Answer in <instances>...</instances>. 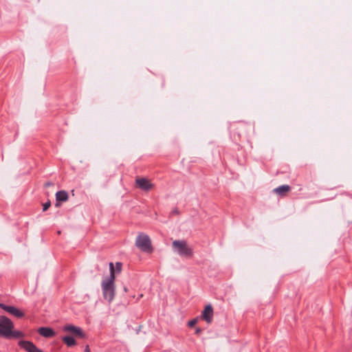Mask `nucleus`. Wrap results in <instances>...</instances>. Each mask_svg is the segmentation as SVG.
I'll list each match as a JSON object with an SVG mask.
<instances>
[{"label": "nucleus", "instance_id": "nucleus-1", "mask_svg": "<svg viewBox=\"0 0 352 352\" xmlns=\"http://www.w3.org/2000/svg\"><path fill=\"white\" fill-rule=\"evenodd\" d=\"M109 273L104 276L102 280L101 286L109 287L112 286L116 276L121 272L122 264L120 262H116L114 265L112 262L109 263Z\"/></svg>", "mask_w": 352, "mask_h": 352}, {"label": "nucleus", "instance_id": "nucleus-2", "mask_svg": "<svg viewBox=\"0 0 352 352\" xmlns=\"http://www.w3.org/2000/svg\"><path fill=\"white\" fill-rule=\"evenodd\" d=\"M173 251L182 257H191L192 250L184 240H175L173 242Z\"/></svg>", "mask_w": 352, "mask_h": 352}, {"label": "nucleus", "instance_id": "nucleus-3", "mask_svg": "<svg viewBox=\"0 0 352 352\" xmlns=\"http://www.w3.org/2000/svg\"><path fill=\"white\" fill-rule=\"evenodd\" d=\"M135 245L141 251L146 253H151L153 250L149 236L144 233H140L138 235L135 241Z\"/></svg>", "mask_w": 352, "mask_h": 352}, {"label": "nucleus", "instance_id": "nucleus-4", "mask_svg": "<svg viewBox=\"0 0 352 352\" xmlns=\"http://www.w3.org/2000/svg\"><path fill=\"white\" fill-rule=\"evenodd\" d=\"M14 329L13 322L5 316H0V336L5 338L11 333V329Z\"/></svg>", "mask_w": 352, "mask_h": 352}, {"label": "nucleus", "instance_id": "nucleus-5", "mask_svg": "<svg viewBox=\"0 0 352 352\" xmlns=\"http://www.w3.org/2000/svg\"><path fill=\"white\" fill-rule=\"evenodd\" d=\"M19 345L27 352H43L31 341L20 340Z\"/></svg>", "mask_w": 352, "mask_h": 352}, {"label": "nucleus", "instance_id": "nucleus-6", "mask_svg": "<svg viewBox=\"0 0 352 352\" xmlns=\"http://www.w3.org/2000/svg\"><path fill=\"white\" fill-rule=\"evenodd\" d=\"M0 307L16 318H22L24 316V314L21 310L14 306H9L3 303H0Z\"/></svg>", "mask_w": 352, "mask_h": 352}, {"label": "nucleus", "instance_id": "nucleus-7", "mask_svg": "<svg viewBox=\"0 0 352 352\" xmlns=\"http://www.w3.org/2000/svg\"><path fill=\"white\" fill-rule=\"evenodd\" d=\"M63 329L64 331H66V332H72L74 335H76L81 338H85L86 336L85 333L82 331L81 328H80L78 327H76L73 324H66L63 327Z\"/></svg>", "mask_w": 352, "mask_h": 352}, {"label": "nucleus", "instance_id": "nucleus-8", "mask_svg": "<svg viewBox=\"0 0 352 352\" xmlns=\"http://www.w3.org/2000/svg\"><path fill=\"white\" fill-rule=\"evenodd\" d=\"M135 183L137 186L144 191H148L153 187V184L146 178H138Z\"/></svg>", "mask_w": 352, "mask_h": 352}, {"label": "nucleus", "instance_id": "nucleus-9", "mask_svg": "<svg viewBox=\"0 0 352 352\" xmlns=\"http://www.w3.org/2000/svg\"><path fill=\"white\" fill-rule=\"evenodd\" d=\"M38 333L41 336L45 337V338H52L56 335V333L53 330V329H52L50 327H40L38 329Z\"/></svg>", "mask_w": 352, "mask_h": 352}, {"label": "nucleus", "instance_id": "nucleus-10", "mask_svg": "<svg viewBox=\"0 0 352 352\" xmlns=\"http://www.w3.org/2000/svg\"><path fill=\"white\" fill-rule=\"evenodd\" d=\"M104 298L108 302H111L115 296L114 287H102Z\"/></svg>", "mask_w": 352, "mask_h": 352}, {"label": "nucleus", "instance_id": "nucleus-11", "mask_svg": "<svg viewBox=\"0 0 352 352\" xmlns=\"http://www.w3.org/2000/svg\"><path fill=\"white\" fill-rule=\"evenodd\" d=\"M204 319L208 322L210 323L212 321V316H213V309L210 305H208L206 306L203 314H202Z\"/></svg>", "mask_w": 352, "mask_h": 352}, {"label": "nucleus", "instance_id": "nucleus-12", "mask_svg": "<svg viewBox=\"0 0 352 352\" xmlns=\"http://www.w3.org/2000/svg\"><path fill=\"white\" fill-rule=\"evenodd\" d=\"M290 186L289 185H282L274 189V192L280 196L284 195L289 192Z\"/></svg>", "mask_w": 352, "mask_h": 352}, {"label": "nucleus", "instance_id": "nucleus-13", "mask_svg": "<svg viewBox=\"0 0 352 352\" xmlns=\"http://www.w3.org/2000/svg\"><path fill=\"white\" fill-rule=\"evenodd\" d=\"M56 201H66L68 199V194L65 190H60L56 193Z\"/></svg>", "mask_w": 352, "mask_h": 352}, {"label": "nucleus", "instance_id": "nucleus-14", "mask_svg": "<svg viewBox=\"0 0 352 352\" xmlns=\"http://www.w3.org/2000/svg\"><path fill=\"white\" fill-rule=\"evenodd\" d=\"M62 340L67 346H73L76 344L75 339L72 336H65L62 338Z\"/></svg>", "mask_w": 352, "mask_h": 352}, {"label": "nucleus", "instance_id": "nucleus-15", "mask_svg": "<svg viewBox=\"0 0 352 352\" xmlns=\"http://www.w3.org/2000/svg\"><path fill=\"white\" fill-rule=\"evenodd\" d=\"M25 336L24 333L22 331L15 330L13 331V329H11V333L10 335L8 336L6 338L7 339L10 338H23Z\"/></svg>", "mask_w": 352, "mask_h": 352}, {"label": "nucleus", "instance_id": "nucleus-16", "mask_svg": "<svg viewBox=\"0 0 352 352\" xmlns=\"http://www.w3.org/2000/svg\"><path fill=\"white\" fill-rule=\"evenodd\" d=\"M197 322V319H192L188 322V324L189 327H193L196 324Z\"/></svg>", "mask_w": 352, "mask_h": 352}, {"label": "nucleus", "instance_id": "nucleus-17", "mask_svg": "<svg viewBox=\"0 0 352 352\" xmlns=\"http://www.w3.org/2000/svg\"><path fill=\"white\" fill-rule=\"evenodd\" d=\"M50 206V202L45 203L43 204V211L47 210L49 208Z\"/></svg>", "mask_w": 352, "mask_h": 352}, {"label": "nucleus", "instance_id": "nucleus-18", "mask_svg": "<svg viewBox=\"0 0 352 352\" xmlns=\"http://www.w3.org/2000/svg\"><path fill=\"white\" fill-rule=\"evenodd\" d=\"M85 352H91L89 345H87L85 349Z\"/></svg>", "mask_w": 352, "mask_h": 352}, {"label": "nucleus", "instance_id": "nucleus-19", "mask_svg": "<svg viewBox=\"0 0 352 352\" xmlns=\"http://www.w3.org/2000/svg\"><path fill=\"white\" fill-rule=\"evenodd\" d=\"M172 213H173V214H177V213H178V211H177V209H175V210H173L172 211Z\"/></svg>", "mask_w": 352, "mask_h": 352}, {"label": "nucleus", "instance_id": "nucleus-20", "mask_svg": "<svg viewBox=\"0 0 352 352\" xmlns=\"http://www.w3.org/2000/svg\"><path fill=\"white\" fill-rule=\"evenodd\" d=\"M50 185H51V183H50V182H47V183H45V186H50Z\"/></svg>", "mask_w": 352, "mask_h": 352}, {"label": "nucleus", "instance_id": "nucleus-21", "mask_svg": "<svg viewBox=\"0 0 352 352\" xmlns=\"http://www.w3.org/2000/svg\"><path fill=\"white\" fill-rule=\"evenodd\" d=\"M199 331H200V329L197 330V333H199Z\"/></svg>", "mask_w": 352, "mask_h": 352}]
</instances>
